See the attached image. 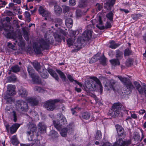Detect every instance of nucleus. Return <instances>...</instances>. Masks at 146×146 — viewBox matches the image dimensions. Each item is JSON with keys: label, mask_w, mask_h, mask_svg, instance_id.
I'll use <instances>...</instances> for the list:
<instances>
[{"label": "nucleus", "mask_w": 146, "mask_h": 146, "mask_svg": "<svg viewBox=\"0 0 146 146\" xmlns=\"http://www.w3.org/2000/svg\"><path fill=\"white\" fill-rule=\"evenodd\" d=\"M24 37L25 39L27 41H28L29 40V37L27 33V32H25L24 33Z\"/></svg>", "instance_id": "obj_60"}, {"label": "nucleus", "mask_w": 146, "mask_h": 146, "mask_svg": "<svg viewBox=\"0 0 146 146\" xmlns=\"http://www.w3.org/2000/svg\"><path fill=\"white\" fill-rule=\"evenodd\" d=\"M123 106L120 103H114L110 110L109 114L112 117L115 118L120 114V111L122 110Z\"/></svg>", "instance_id": "obj_4"}, {"label": "nucleus", "mask_w": 146, "mask_h": 146, "mask_svg": "<svg viewBox=\"0 0 146 146\" xmlns=\"http://www.w3.org/2000/svg\"><path fill=\"white\" fill-rule=\"evenodd\" d=\"M82 43H81V39L78 38L76 42L74 43V47L76 48L78 50H80L82 47Z\"/></svg>", "instance_id": "obj_18"}, {"label": "nucleus", "mask_w": 146, "mask_h": 146, "mask_svg": "<svg viewBox=\"0 0 146 146\" xmlns=\"http://www.w3.org/2000/svg\"><path fill=\"white\" fill-rule=\"evenodd\" d=\"M141 16L140 14H134L131 15V17L134 20H137Z\"/></svg>", "instance_id": "obj_50"}, {"label": "nucleus", "mask_w": 146, "mask_h": 146, "mask_svg": "<svg viewBox=\"0 0 146 146\" xmlns=\"http://www.w3.org/2000/svg\"><path fill=\"white\" fill-rule=\"evenodd\" d=\"M98 60H99L101 63L104 66L106 65V58L104 56L101 57L100 59L99 58Z\"/></svg>", "instance_id": "obj_39"}, {"label": "nucleus", "mask_w": 146, "mask_h": 146, "mask_svg": "<svg viewBox=\"0 0 146 146\" xmlns=\"http://www.w3.org/2000/svg\"><path fill=\"white\" fill-rule=\"evenodd\" d=\"M76 3V0H69V5L72 6H74Z\"/></svg>", "instance_id": "obj_54"}, {"label": "nucleus", "mask_w": 146, "mask_h": 146, "mask_svg": "<svg viewBox=\"0 0 146 146\" xmlns=\"http://www.w3.org/2000/svg\"><path fill=\"white\" fill-rule=\"evenodd\" d=\"M102 135L100 131L98 130L96 132L95 139L96 140H100L102 138Z\"/></svg>", "instance_id": "obj_40"}, {"label": "nucleus", "mask_w": 146, "mask_h": 146, "mask_svg": "<svg viewBox=\"0 0 146 146\" xmlns=\"http://www.w3.org/2000/svg\"><path fill=\"white\" fill-rule=\"evenodd\" d=\"M16 80V76L14 74H12L11 76L8 77L7 78V81L9 82H15Z\"/></svg>", "instance_id": "obj_32"}, {"label": "nucleus", "mask_w": 146, "mask_h": 146, "mask_svg": "<svg viewBox=\"0 0 146 146\" xmlns=\"http://www.w3.org/2000/svg\"><path fill=\"white\" fill-rule=\"evenodd\" d=\"M98 56V54H96L93 56L90 60L89 62L90 63H93L96 62L99 59Z\"/></svg>", "instance_id": "obj_41"}, {"label": "nucleus", "mask_w": 146, "mask_h": 146, "mask_svg": "<svg viewBox=\"0 0 146 146\" xmlns=\"http://www.w3.org/2000/svg\"><path fill=\"white\" fill-rule=\"evenodd\" d=\"M80 109V108H79L77 107H75L73 108H72L71 109V111L73 115H74L75 113L76 112V111L77 110H79Z\"/></svg>", "instance_id": "obj_52"}, {"label": "nucleus", "mask_w": 146, "mask_h": 146, "mask_svg": "<svg viewBox=\"0 0 146 146\" xmlns=\"http://www.w3.org/2000/svg\"><path fill=\"white\" fill-rule=\"evenodd\" d=\"M20 125L18 123H15L10 128V131L12 133H13L17 130L19 127Z\"/></svg>", "instance_id": "obj_22"}, {"label": "nucleus", "mask_w": 146, "mask_h": 146, "mask_svg": "<svg viewBox=\"0 0 146 146\" xmlns=\"http://www.w3.org/2000/svg\"><path fill=\"white\" fill-rule=\"evenodd\" d=\"M90 116V114L88 112H84L80 114V118L82 119H88Z\"/></svg>", "instance_id": "obj_21"}, {"label": "nucleus", "mask_w": 146, "mask_h": 146, "mask_svg": "<svg viewBox=\"0 0 146 146\" xmlns=\"http://www.w3.org/2000/svg\"><path fill=\"white\" fill-rule=\"evenodd\" d=\"M30 114L31 116H32L33 117L36 116L38 115L37 113L35 111L30 112Z\"/></svg>", "instance_id": "obj_55"}, {"label": "nucleus", "mask_w": 146, "mask_h": 146, "mask_svg": "<svg viewBox=\"0 0 146 146\" xmlns=\"http://www.w3.org/2000/svg\"><path fill=\"white\" fill-rule=\"evenodd\" d=\"M39 39L36 44L34 48L35 52L37 54L41 53L42 50L43 49H48L49 47V45L53 43V40L52 39L46 38Z\"/></svg>", "instance_id": "obj_2"}, {"label": "nucleus", "mask_w": 146, "mask_h": 146, "mask_svg": "<svg viewBox=\"0 0 146 146\" xmlns=\"http://www.w3.org/2000/svg\"><path fill=\"white\" fill-rule=\"evenodd\" d=\"M103 4L102 3H98L96 5V9H101L103 8Z\"/></svg>", "instance_id": "obj_51"}, {"label": "nucleus", "mask_w": 146, "mask_h": 146, "mask_svg": "<svg viewBox=\"0 0 146 146\" xmlns=\"http://www.w3.org/2000/svg\"><path fill=\"white\" fill-rule=\"evenodd\" d=\"M134 84L136 89L138 90L139 93L141 94H143V87L142 86V87L139 83L136 81L134 82Z\"/></svg>", "instance_id": "obj_19"}, {"label": "nucleus", "mask_w": 146, "mask_h": 146, "mask_svg": "<svg viewBox=\"0 0 146 146\" xmlns=\"http://www.w3.org/2000/svg\"><path fill=\"white\" fill-rule=\"evenodd\" d=\"M116 141L113 144V146H127L131 143V141L128 140L126 141H123L122 138H117Z\"/></svg>", "instance_id": "obj_10"}, {"label": "nucleus", "mask_w": 146, "mask_h": 146, "mask_svg": "<svg viewBox=\"0 0 146 146\" xmlns=\"http://www.w3.org/2000/svg\"><path fill=\"white\" fill-rule=\"evenodd\" d=\"M90 78L92 80L88 81L87 83L86 84L84 88L85 91L88 94L91 91L95 90L97 87V84L100 87H102L101 84L99 80L95 76L91 77Z\"/></svg>", "instance_id": "obj_3"}, {"label": "nucleus", "mask_w": 146, "mask_h": 146, "mask_svg": "<svg viewBox=\"0 0 146 146\" xmlns=\"http://www.w3.org/2000/svg\"><path fill=\"white\" fill-rule=\"evenodd\" d=\"M110 47L112 49H115L119 46V44H116L113 40L111 41L110 42Z\"/></svg>", "instance_id": "obj_29"}, {"label": "nucleus", "mask_w": 146, "mask_h": 146, "mask_svg": "<svg viewBox=\"0 0 146 146\" xmlns=\"http://www.w3.org/2000/svg\"><path fill=\"white\" fill-rule=\"evenodd\" d=\"M133 138L137 143L141 141L140 135L137 132H135L133 133Z\"/></svg>", "instance_id": "obj_23"}, {"label": "nucleus", "mask_w": 146, "mask_h": 146, "mask_svg": "<svg viewBox=\"0 0 146 146\" xmlns=\"http://www.w3.org/2000/svg\"><path fill=\"white\" fill-rule=\"evenodd\" d=\"M113 14L112 11L108 13L106 15V17L111 21H113Z\"/></svg>", "instance_id": "obj_43"}, {"label": "nucleus", "mask_w": 146, "mask_h": 146, "mask_svg": "<svg viewBox=\"0 0 146 146\" xmlns=\"http://www.w3.org/2000/svg\"><path fill=\"white\" fill-rule=\"evenodd\" d=\"M67 77L69 80L71 82H74V80L73 77L72 76L68 74L67 75Z\"/></svg>", "instance_id": "obj_58"}, {"label": "nucleus", "mask_w": 146, "mask_h": 146, "mask_svg": "<svg viewBox=\"0 0 146 146\" xmlns=\"http://www.w3.org/2000/svg\"><path fill=\"white\" fill-rule=\"evenodd\" d=\"M54 38L58 42H60L61 41L62 38H63V36L59 35H56L55 36Z\"/></svg>", "instance_id": "obj_45"}, {"label": "nucleus", "mask_w": 146, "mask_h": 146, "mask_svg": "<svg viewBox=\"0 0 146 146\" xmlns=\"http://www.w3.org/2000/svg\"><path fill=\"white\" fill-rule=\"evenodd\" d=\"M26 100L33 105H36L38 103V100L36 98L32 97H28Z\"/></svg>", "instance_id": "obj_17"}, {"label": "nucleus", "mask_w": 146, "mask_h": 146, "mask_svg": "<svg viewBox=\"0 0 146 146\" xmlns=\"http://www.w3.org/2000/svg\"><path fill=\"white\" fill-rule=\"evenodd\" d=\"M49 135L52 138H56L58 136V133L55 130H51L49 133Z\"/></svg>", "instance_id": "obj_38"}, {"label": "nucleus", "mask_w": 146, "mask_h": 146, "mask_svg": "<svg viewBox=\"0 0 146 146\" xmlns=\"http://www.w3.org/2000/svg\"><path fill=\"white\" fill-rule=\"evenodd\" d=\"M63 12L64 13V16L67 18L71 17L72 15V14L69 10H63Z\"/></svg>", "instance_id": "obj_34"}, {"label": "nucleus", "mask_w": 146, "mask_h": 146, "mask_svg": "<svg viewBox=\"0 0 146 146\" xmlns=\"http://www.w3.org/2000/svg\"><path fill=\"white\" fill-rule=\"evenodd\" d=\"M110 83L111 85V87H110V88H112L113 89H114V85L115 83V82L114 80H111V81Z\"/></svg>", "instance_id": "obj_59"}, {"label": "nucleus", "mask_w": 146, "mask_h": 146, "mask_svg": "<svg viewBox=\"0 0 146 146\" xmlns=\"http://www.w3.org/2000/svg\"><path fill=\"white\" fill-rule=\"evenodd\" d=\"M56 118L57 121H53V124L57 130L59 131L61 130L60 134L62 136L66 137L67 133L71 134L74 131V125L72 123H69L66 128H62L67 123L66 119L62 114L58 113Z\"/></svg>", "instance_id": "obj_1"}, {"label": "nucleus", "mask_w": 146, "mask_h": 146, "mask_svg": "<svg viewBox=\"0 0 146 146\" xmlns=\"http://www.w3.org/2000/svg\"><path fill=\"white\" fill-rule=\"evenodd\" d=\"M77 33H78V32L77 31H73L72 30H70L69 31V34L70 36L75 38L76 36Z\"/></svg>", "instance_id": "obj_47"}, {"label": "nucleus", "mask_w": 146, "mask_h": 146, "mask_svg": "<svg viewBox=\"0 0 146 146\" xmlns=\"http://www.w3.org/2000/svg\"><path fill=\"white\" fill-rule=\"evenodd\" d=\"M10 117L11 119L14 122H16L17 120V114L15 111H13L10 114Z\"/></svg>", "instance_id": "obj_24"}, {"label": "nucleus", "mask_w": 146, "mask_h": 146, "mask_svg": "<svg viewBox=\"0 0 146 146\" xmlns=\"http://www.w3.org/2000/svg\"><path fill=\"white\" fill-rule=\"evenodd\" d=\"M110 62L111 64L114 66L119 65L120 64L119 60L117 59L111 60H110Z\"/></svg>", "instance_id": "obj_31"}, {"label": "nucleus", "mask_w": 146, "mask_h": 146, "mask_svg": "<svg viewBox=\"0 0 146 146\" xmlns=\"http://www.w3.org/2000/svg\"><path fill=\"white\" fill-rule=\"evenodd\" d=\"M59 99L50 100L44 104V106L49 111H52L56 108V104L59 102Z\"/></svg>", "instance_id": "obj_7"}, {"label": "nucleus", "mask_w": 146, "mask_h": 146, "mask_svg": "<svg viewBox=\"0 0 146 146\" xmlns=\"http://www.w3.org/2000/svg\"><path fill=\"white\" fill-rule=\"evenodd\" d=\"M12 71L15 73H17L19 72L20 68L18 65H15L11 68Z\"/></svg>", "instance_id": "obj_35"}, {"label": "nucleus", "mask_w": 146, "mask_h": 146, "mask_svg": "<svg viewBox=\"0 0 146 146\" xmlns=\"http://www.w3.org/2000/svg\"><path fill=\"white\" fill-rule=\"evenodd\" d=\"M56 71L57 73H58L60 75V77L61 79L64 78L66 77L64 74L60 70H57Z\"/></svg>", "instance_id": "obj_46"}, {"label": "nucleus", "mask_w": 146, "mask_h": 146, "mask_svg": "<svg viewBox=\"0 0 146 146\" xmlns=\"http://www.w3.org/2000/svg\"><path fill=\"white\" fill-rule=\"evenodd\" d=\"M50 6H54V9H62L58 6L56 1H51L50 2Z\"/></svg>", "instance_id": "obj_33"}, {"label": "nucleus", "mask_w": 146, "mask_h": 146, "mask_svg": "<svg viewBox=\"0 0 146 146\" xmlns=\"http://www.w3.org/2000/svg\"><path fill=\"white\" fill-rule=\"evenodd\" d=\"M110 1V3L108 5V8L107 9H110L112 8V7L113 6V5L114 4V3L115 0H109Z\"/></svg>", "instance_id": "obj_48"}, {"label": "nucleus", "mask_w": 146, "mask_h": 146, "mask_svg": "<svg viewBox=\"0 0 146 146\" xmlns=\"http://www.w3.org/2000/svg\"><path fill=\"white\" fill-rule=\"evenodd\" d=\"M25 16L27 18H29H29L30 17V15L28 11H25Z\"/></svg>", "instance_id": "obj_62"}, {"label": "nucleus", "mask_w": 146, "mask_h": 146, "mask_svg": "<svg viewBox=\"0 0 146 146\" xmlns=\"http://www.w3.org/2000/svg\"><path fill=\"white\" fill-rule=\"evenodd\" d=\"M115 56L117 59L118 60L121 59L123 57V53L119 50H117L115 51Z\"/></svg>", "instance_id": "obj_30"}, {"label": "nucleus", "mask_w": 146, "mask_h": 146, "mask_svg": "<svg viewBox=\"0 0 146 146\" xmlns=\"http://www.w3.org/2000/svg\"><path fill=\"white\" fill-rule=\"evenodd\" d=\"M143 94H145V96H146V86L144 84L143 85Z\"/></svg>", "instance_id": "obj_63"}, {"label": "nucleus", "mask_w": 146, "mask_h": 146, "mask_svg": "<svg viewBox=\"0 0 146 146\" xmlns=\"http://www.w3.org/2000/svg\"><path fill=\"white\" fill-rule=\"evenodd\" d=\"M117 77L120 81L125 86L128 91L127 94L130 93L131 92L132 90L134 88V87L130 79L119 76H117Z\"/></svg>", "instance_id": "obj_6"}, {"label": "nucleus", "mask_w": 146, "mask_h": 146, "mask_svg": "<svg viewBox=\"0 0 146 146\" xmlns=\"http://www.w3.org/2000/svg\"><path fill=\"white\" fill-rule=\"evenodd\" d=\"M93 31L92 29H87L83 32L82 38L84 41H89L91 38Z\"/></svg>", "instance_id": "obj_12"}, {"label": "nucleus", "mask_w": 146, "mask_h": 146, "mask_svg": "<svg viewBox=\"0 0 146 146\" xmlns=\"http://www.w3.org/2000/svg\"><path fill=\"white\" fill-rule=\"evenodd\" d=\"M133 60L132 58H129L126 60L125 64L127 66H129L133 64Z\"/></svg>", "instance_id": "obj_42"}, {"label": "nucleus", "mask_w": 146, "mask_h": 146, "mask_svg": "<svg viewBox=\"0 0 146 146\" xmlns=\"http://www.w3.org/2000/svg\"><path fill=\"white\" fill-rule=\"evenodd\" d=\"M83 12L81 10H76V15L77 17H80L83 14Z\"/></svg>", "instance_id": "obj_49"}, {"label": "nucleus", "mask_w": 146, "mask_h": 146, "mask_svg": "<svg viewBox=\"0 0 146 146\" xmlns=\"http://www.w3.org/2000/svg\"><path fill=\"white\" fill-rule=\"evenodd\" d=\"M44 6H42L40 5H37L35 7L34 9H44Z\"/></svg>", "instance_id": "obj_56"}, {"label": "nucleus", "mask_w": 146, "mask_h": 146, "mask_svg": "<svg viewBox=\"0 0 146 146\" xmlns=\"http://www.w3.org/2000/svg\"><path fill=\"white\" fill-rule=\"evenodd\" d=\"M38 129L40 131L44 132L46 131V127L43 122H40L38 125Z\"/></svg>", "instance_id": "obj_26"}, {"label": "nucleus", "mask_w": 146, "mask_h": 146, "mask_svg": "<svg viewBox=\"0 0 146 146\" xmlns=\"http://www.w3.org/2000/svg\"><path fill=\"white\" fill-rule=\"evenodd\" d=\"M47 70L52 76L56 80L58 81L59 78L57 74L54 70L52 69L48 68Z\"/></svg>", "instance_id": "obj_20"}, {"label": "nucleus", "mask_w": 146, "mask_h": 146, "mask_svg": "<svg viewBox=\"0 0 146 146\" xmlns=\"http://www.w3.org/2000/svg\"><path fill=\"white\" fill-rule=\"evenodd\" d=\"M38 72L42 78L46 79L48 77V74L46 69L42 68L40 69Z\"/></svg>", "instance_id": "obj_15"}, {"label": "nucleus", "mask_w": 146, "mask_h": 146, "mask_svg": "<svg viewBox=\"0 0 146 146\" xmlns=\"http://www.w3.org/2000/svg\"><path fill=\"white\" fill-rule=\"evenodd\" d=\"M28 72L30 76L32 78V81L34 83L40 84L41 83V80L37 74L35 73L32 69L28 68Z\"/></svg>", "instance_id": "obj_8"}, {"label": "nucleus", "mask_w": 146, "mask_h": 146, "mask_svg": "<svg viewBox=\"0 0 146 146\" xmlns=\"http://www.w3.org/2000/svg\"><path fill=\"white\" fill-rule=\"evenodd\" d=\"M103 19V17L99 16L98 21V24H97L96 27L100 29H104L105 27L106 29L110 28L111 27V25L110 23L108 22H107L105 25V27H104L103 25V22L102 21Z\"/></svg>", "instance_id": "obj_9"}, {"label": "nucleus", "mask_w": 146, "mask_h": 146, "mask_svg": "<svg viewBox=\"0 0 146 146\" xmlns=\"http://www.w3.org/2000/svg\"><path fill=\"white\" fill-rule=\"evenodd\" d=\"M62 81L63 82L64 84L65 85L66 84L68 83V81L66 79V77L62 79Z\"/></svg>", "instance_id": "obj_64"}, {"label": "nucleus", "mask_w": 146, "mask_h": 146, "mask_svg": "<svg viewBox=\"0 0 146 146\" xmlns=\"http://www.w3.org/2000/svg\"><path fill=\"white\" fill-rule=\"evenodd\" d=\"M87 4L86 0H82L79 2L78 7L80 8H84L87 6Z\"/></svg>", "instance_id": "obj_25"}, {"label": "nucleus", "mask_w": 146, "mask_h": 146, "mask_svg": "<svg viewBox=\"0 0 146 146\" xmlns=\"http://www.w3.org/2000/svg\"><path fill=\"white\" fill-rule=\"evenodd\" d=\"M115 127L117 133V137L124 138L126 135V133L123 128L119 125H116Z\"/></svg>", "instance_id": "obj_11"}, {"label": "nucleus", "mask_w": 146, "mask_h": 146, "mask_svg": "<svg viewBox=\"0 0 146 146\" xmlns=\"http://www.w3.org/2000/svg\"><path fill=\"white\" fill-rule=\"evenodd\" d=\"M34 68L38 71L42 68L40 67V64L36 61H34L32 63Z\"/></svg>", "instance_id": "obj_28"}, {"label": "nucleus", "mask_w": 146, "mask_h": 146, "mask_svg": "<svg viewBox=\"0 0 146 146\" xmlns=\"http://www.w3.org/2000/svg\"><path fill=\"white\" fill-rule=\"evenodd\" d=\"M7 44L9 48L13 49L15 47V46L12 44V43H11L10 42H8Z\"/></svg>", "instance_id": "obj_61"}, {"label": "nucleus", "mask_w": 146, "mask_h": 146, "mask_svg": "<svg viewBox=\"0 0 146 146\" xmlns=\"http://www.w3.org/2000/svg\"><path fill=\"white\" fill-rule=\"evenodd\" d=\"M38 11L40 14L45 17L46 20L47 19L46 17H49L50 16V13L46 10H38Z\"/></svg>", "instance_id": "obj_16"}, {"label": "nucleus", "mask_w": 146, "mask_h": 146, "mask_svg": "<svg viewBox=\"0 0 146 146\" xmlns=\"http://www.w3.org/2000/svg\"><path fill=\"white\" fill-rule=\"evenodd\" d=\"M101 144V146H113L111 143L109 142H103Z\"/></svg>", "instance_id": "obj_53"}, {"label": "nucleus", "mask_w": 146, "mask_h": 146, "mask_svg": "<svg viewBox=\"0 0 146 146\" xmlns=\"http://www.w3.org/2000/svg\"><path fill=\"white\" fill-rule=\"evenodd\" d=\"M65 24L68 28L72 27L73 25V20L71 18H67L65 21Z\"/></svg>", "instance_id": "obj_27"}, {"label": "nucleus", "mask_w": 146, "mask_h": 146, "mask_svg": "<svg viewBox=\"0 0 146 146\" xmlns=\"http://www.w3.org/2000/svg\"><path fill=\"white\" fill-rule=\"evenodd\" d=\"M11 143L13 145H17L19 143V142L16 135H14L11 138Z\"/></svg>", "instance_id": "obj_36"}, {"label": "nucleus", "mask_w": 146, "mask_h": 146, "mask_svg": "<svg viewBox=\"0 0 146 146\" xmlns=\"http://www.w3.org/2000/svg\"><path fill=\"white\" fill-rule=\"evenodd\" d=\"M54 11L56 15L59 16L62 13V10H55Z\"/></svg>", "instance_id": "obj_57"}, {"label": "nucleus", "mask_w": 146, "mask_h": 146, "mask_svg": "<svg viewBox=\"0 0 146 146\" xmlns=\"http://www.w3.org/2000/svg\"><path fill=\"white\" fill-rule=\"evenodd\" d=\"M74 40L73 39L69 38L66 40L67 44L68 46L70 47V46L73 45Z\"/></svg>", "instance_id": "obj_44"}, {"label": "nucleus", "mask_w": 146, "mask_h": 146, "mask_svg": "<svg viewBox=\"0 0 146 146\" xmlns=\"http://www.w3.org/2000/svg\"><path fill=\"white\" fill-rule=\"evenodd\" d=\"M15 87L14 85L9 84L7 86V93L10 96L15 95L16 94L15 91Z\"/></svg>", "instance_id": "obj_14"}, {"label": "nucleus", "mask_w": 146, "mask_h": 146, "mask_svg": "<svg viewBox=\"0 0 146 146\" xmlns=\"http://www.w3.org/2000/svg\"><path fill=\"white\" fill-rule=\"evenodd\" d=\"M133 54L132 50L128 48H127L124 50V55L125 56H129Z\"/></svg>", "instance_id": "obj_37"}, {"label": "nucleus", "mask_w": 146, "mask_h": 146, "mask_svg": "<svg viewBox=\"0 0 146 146\" xmlns=\"http://www.w3.org/2000/svg\"><path fill=\"white\" fill-rule=\"evenodd\" d=\"M18 94L19 96L24 99L26 98L28 95V92L26 89L21 88L19 89Z\"/></svg>", "instance_id": "obj_13"}, {"label": "nucleus", "mask_w": 146, "mask_h": 146, "mask_svg": "<svg viewBox=\"0 0 146 146\" xmlns=\"http://www.w3.org/2000/svg\"><path fill=\"white\" fill-rule=\"evenodd\" d=\"M15 105L17 109L21 112H26L29 110L28 103L22 100H19L16 102Z\"/></svg>", "instance_id": "obj_5"}]
</instances>
